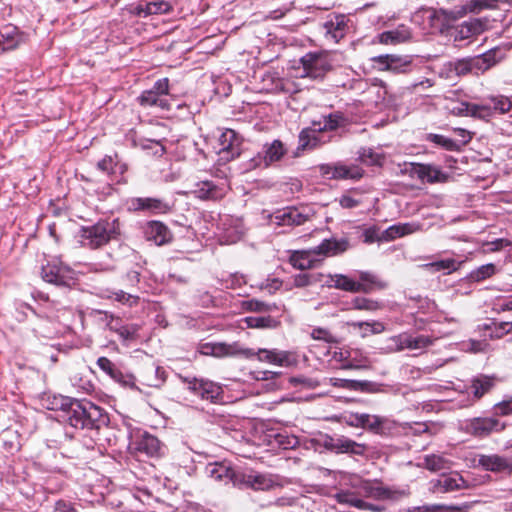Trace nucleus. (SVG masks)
<instances>
[{"instance_id":"f257e3e1","label":"nucleus","mask_w":512,"mask_h":512,"mask_svg":"<svg viewBox=\"0 0 512 512\" xmlns=\"http://www.w3.org/2000/svg\"><path fill=\"white\" fill-rule=\"evenodd\" d=\"M60 408L66 413L65 420L76 429H99L108 421L104 410L87 400L60 397Z\"/></svg>"},{"instance_id":"f03ea898","label":"nucleus","mask_w":512,"mask_h":512,"mask_svg":"<svg viewBox=\"0 0 512 512\" xmlns=\"http://www.w3.org/2000/svg\"><path fill=\"white\" fill-rule=\"evenodd\" d=\"M119 233V221L114 219L112 221H99L91 227L84 228L82 237L87 246L96 249L116 238Z\"/></svg>"},{"instance_id":"7ed1b4c3","label":"nucleus","mask_w":512,"mask_h":512,"mask_svg":"<svg viewBox=\"0 0 512 512\" xmlns=\"http://www.w3.org/2000/svg\"><path fill=\"white\" fill-rule=\"evenodd\" d=\"M310 216V209L291 206L275 211L269 220L277 226H299L308 221Z\"/></svg>"},{"instance_id":"20e7f679","label":"nucleus","mask_w":512,"mask_h":512,"mask_svg":"<svg viewBox=\"0 0 512 512\" xmlns=\"http://www.w3.org/2000/svg\"><path fill=\"white\" fill-rule=\"evenodd\" d=\"M41 275L44 281L59 286H70L75 280L74 271L58 260L43 266Z\"/></svg>"},{"instance_id":"39448f33","label":"nucleus","mask_w":512,"mask_h":512,"mask_svg":"<svg viewBox=\"0 0 512 512\" xmlns=\"http://www.w3.org/2000/svg\"><path fill=\"white\" fill-rule=\"evenodd\" d=\"M379 71H389L395 74L408 73L412 65V56L384 54L371 58Z\"/></svg>"},{"instance_id":"423d86ee","label":"nucleus","mask_w":512,"mask_h":512,"mask_svg":"<svg viewBox=\"0 0 512 512\" xmlns=\"http://www.w3.org/2000/svg\"><path fill=\"white\" fill-rule=\"evenodd\" d=\"M499 420L492 417H475L460 422V430L474 437H486L499 431Z\"/></svg>"},{"instance_id":"0eeeda50","label":"nucleus","mask_w":512,"mask_h":512,"mask_svg":"<svg viewBox=\"0 0 512 512\" xmlns=\"http://www.w3.org/2000/svg\"><path fill=\"white\" fill-rule=\"evenodd\" d=\"M305 76L312 79L323 78L331 69L328 57L323 53L311 52L301 58Z\"/></svg>"},{"instance_id":"6e6552de","label":"nucleus","mask_w":512,"mask_h":512,"mask_svg":"<svg viewBox=\"0 0 512 512\" xmlns=\"http://www.w3.org/2000/svg\"><path fill=\"white\" fill-rule=\"evenodd\" d=\"M184 382L190 391L203 400L216 403L221 397L222 388L217 383L198 378H185Z\"/></svg>"},{"instance_id":"1a4fd4ad","label":"nucleus","mask_w":512,"mask_h":512,"mask_svg":"<svg viewBox=\"0 0 512 512\" xmlns=\"http://www.w3.org/2000/svg\"><path fill=\"white\" fill-rule=\"evenodd\" d=\"M218 154L220 160L224 162L231 161L240 155L241 140L237 133L232 129H226L218 138Z\"/></svg>"},{"instance_id":"9d476101","label":"nucleus","mask_w":512,"mask_h":512,"mask_svg":"<svg viewBox=\"0 0 512 512\" xmlns=\"http://www.w3.org/2000/svg\"><path fill=\"white\" fill-rule=\"evenodd\" d=\"M349 19L342 14L330 16L323 24L324 36L333 43H338L349 30Z\"/></svg>"},{"instance_id":"9b49d317","label":"nucleus","mask_w":512,"mask_h":512,"mask_svg":"<svg viewBox=\"0 0 512 512\" xmlns=\"http://www.w3.org/2000/svg\"><path fill=\"white\" fill-rule=\"evenodd\" d=\"M287 150L280 140H274L271 144L264 146L263 153H259L252 161L253 167H268L274 162L280 161Z\"/></svg>"},{"instance_id":"f8f14e48","label":"nucleus","mask_w":512,"mask_h":512,"mask_svg":"<svg viewBox=\"0 0 512 512\" xmlns=\"http://www.w3.org/2000/svg\"><path fill=\"white\" fill-rule=\"evenodd\" d=\"M206 474L213 480L238 485L240 472L235 471L224 462L209 463L205 468Z\"/></svg>"},{"instance_id":"ddd939ff","label":"nucleus","mask_w":512,"mask_h":512,"mask_svg":"<svg viewBox=\"0 0 512 512\" xmlns=\"http://www.w3.org/2000/svg\"><path fill=\"white\" fill-rule=\"evenodd\" d=\"M131 206L135 211H147L152 214H166L171 210L168 202L153 197L134 198L131 200Z\"/></svg>"},{"instance_id":"4468645a","label":"nucleus","mask_w":512,"mask_h":512,"mask_svg":"<svg viewBox=\"0 0 512 512\" xmlns=\"http://www.w3.org/2000/svg\"><path fill=\"white\" fill-rule=\"evenodd\" d=\"M411 174L412 176L429 183H443L449 178V176L442 170L429 164H412Z\"/></svg>"},{"instance_id":"2eb2a0df","label":"nucleus","mask_w":512,"mask_h":512,"mask_svg":"<svg viewBox=\"0 0 512 512\" xmlns=\"http://www.w3.org/2000/svg\"><path fill=\"white\" fill-rule=\"evenodd\" d=\"M237 486H245L254 490H269L274 486V480L267 474L257 472H240Z\"/></svg>"},{"instance_id":"dca6fc26","label":"nucleus","mask_w":512,"mask_h":512,"mask_svg":"<svg viewBox=\"0 0 512 512\" xmlns=\"http://www.w3.org/2000/svg\"><path fill=\"white\" fill-rule=\"evenodd\" d=\"M412 32L410 28L404 24L398 25L396 28L384 31L377 36L379 43L384 45H398L410 41Z\"/></svg>"},{"instance_id":"f3484780","label":"nucleus","mask_w":512,"mask_h":512,"mask_svg":"<svg viewBox=\"0 0 512 512\" xmlns=\"http://www.w3.org/2000/svg\"><path fill=\"white\" fill-rule=\"evenodd\" d=\"M259 361L268 362L281 367H288L295 363L292 355L287 351L259 349L254 352Z\"/></svg>"},{"instance_id":"a211bd4d","label":"nucleus","mask_w":512,"mask_h":512,"mask_svg":"<svg viewBox=\"0 0 512 512\" xmlns=\"http://www.w3.org/2000/svg\"><path fill=\"white\" fill-rule=\"evenodd\" d=\"M347 240L325 239L317 247L312 248L315 256L321 258V261L326 257L335 256L347 250Z\"/></svg>"},{"instance_id":"6ab92c4d","label":"nucleus","mask_w":512,"mask_h":512,"mask_svg":"<svg viewBox=\"0 0 512 512\" xmlns=\"http://www.w3.org/2000/svg\"><path fill=\"white\" fill-rule=\"evenodd\" d=\"M479 465L491 472L509 474L512 472V461L496 454L480 456Z\"/></svg>"},{"instance_id":"aec40b11","label":"nucleus","mask_w":512,"mask_h":512,"mask_svg":"<svg viewBox=\"0 0 512 512\" xmlns=\"http://www.w3.org/2000/svg\"><path fill=\"white\" fill-rule=\"evenodd\" d=\"M322 130H319V127L316 122H313V127H308L302 129L299 133V149H315L320 145L326 143L325 140L321 139Z\"/></svg>"},{"instance_id":"412c9836","label":"nucleus","mask_w":512,"mask_h":512,"mask_svg":"<svg viewBox=\"0 0 512 512\" xmlns=\"http://www.w3.org/2000/svg\"><path fill=\"white\" fill-rule=\"evenodd\" d=\"M291 265L300 270L316 267L321 258H317L313 249L293 251L289 257Z\"/></svg>"},{"instance_id":"4be33fe9","label":"nucleus","mask_w":512,"mask_h":512,"mask_svg":"<svg viewBox=\"0 0 512 512\" xmlns=\"http://www.w3.org/2000/svg\"><path fill=\"white\" fill-rule=\"evenodd\" d=\"M322 285L328 288H335L351 293H357L358 289L356 281L344 274H323Z\"/></svg>"},{"instance_id":"5701e85b","label":"nucleus","mask_w":512,"mask_h":512,"mask_svg":"<svg viewBox=\"0 0 512 512\" xmlns=\"http://www.w3.org/2000/svg\"><path fill=\"white\" fill-rule=\"evenodd\" d=\"M421 230V224L417 222L399 223L388 227L379 240L393 241L399 237L410 235Z\"/></svg>"},{"instance_id":"b1692460","label":"nucleus","mask_w":512,"mask_h":512,"mask_svg":"<svg viewBox=\"0 0 512 512\" xmlns=\"http://www.w3.org/2000/svg\"><path fill=\"white\" fill-rule=\"evenodd\" d=\"M145 235L157 245H163L171 239L168 227L159 221H150L145 229Z\"/></svg>"},{"instance_id":"393cba45","label":"nucleus","mask_w":512,"mask_h":512,"mask_svg":"<svg viewBox=\"0 0 512 512\" xmlns=\"http://www.w3.org/2000/svg\"><path fill=\"white\" fill-rule=\"evenodd\" d=\"M334 498L340 504H346L361 510H369L374 512L381 511L378 506L363 501L362 499L358 498L355 493L348 490L336 493Z\"/></svg>"},{"instance_id":"a878e982","label":"nucleus","mask_w":512,"mask_h":512,"mask_svg":"<svg viewBox=\"0 0 512 512\" xmlns=\"http://www.w3.org/2000/svg\"><path fill=\"white\" fill-rule=\"evenodd\" d=\"M359 494L376 500H385L392 496V492L389 489L383 487L380 483L371 481H362L360 483Z\"/></svg>"},{"instance_id":"bb28decb","label":"nucleus","mask_w":512,"mask_h":512,"mask_svg":"<svg viewBox=\"0 0 512 512\" xmlns=\"http://www.w3.org/2000/svg\"><path fill=\"white\" fill-rule=\"evenodd\" d=\"M464 485L465 481L463 478L459 474L455 473L442 475L433 483V489L436 492L445 493L461 489Z\"/></svg>"},{"instance_id":"cd10ccee","label":"nucleus","mask_w":512,"mask_h":512,"mask_svg":"<svg viewBox=\"0 0 512 512\" xmlns=\"http://www.w3.org/2000/svg\"><path fill=\"white\" fill-rule=\"evenodd\" d=\"M214 350V357L243 356L251 358L254 356L252 349L241 348L237 343H214Z\"/></svg>"},{"instance_id":"c85d7f7f","label":"nucleus","mask_w":512,"mask_h":512,"mask_svg":"<svg viewBox=\"0 0 512 512\" xmlns=\"http://www.w3.org/2000/svg\"><path fill=\"white\" fill-rule=\"evenodd\" d=\"M357 292L371 293L374 290H381L386 284L370 272H360L359 281H356Z\"/></svg>"},{"instance_id":"c756f323","label":"nucleus","mask_w":512,"mask_h":512,"mask_svg":"<svg viewBox=\"0 0 512 512\" xmlns=\"http://www.w3.org/2000/svg\"><path fill=\"white\" fill-rule=\"evenodd\" d=\"M139 103L143 107H158L162 110H169L170 104L168 100L159 94L153 92L151 89L142 92L138 98Z\"/></svg>"},{"instance_id":"7c9ffc66","label":"nucleus","mask_w":512,"mask_h":512,"mask_svg":"<svg viewBox=\"0 0 512 512\" xmlns=\"http://www.w3.org/2000/svg\"><path fill=\"white\" fill-rule=\"evenodd\" d=\"M329 382L332 386L348 389L352 391H368L371 382L369 381H360V380H350V379H341V378H330Z\"/></svg>"},{"instance_id":"2f4dec72","label":"nucleus","mask_w":512,"mask_h":512,"mask_svg":"<svg viewBox=\"0 0 512 512\" xmlns=\"http://www.w3.org/2000/svg\"><path fill=\"white\" fill-rule=\"evenodd\" d=\"M494 386V379L487 375H479L472 380L471 389L476 399H480Z\"/></svg>"},{"instance_id":"473e14b6","label":"nucleus","mask_w":512,"mask_h":512,"mask_svg":"<svg viewBox=\"0 0 512 512\" xmlns=\"http://www.w3.org/2000/svg\"><path fill=\"white\" fill-rule=\"evenodd\" d=\"M365 451L363 444L357 443L347 437H339L336 442V453H350L354 455H362Z\"/></svg>"},{"instance_id":"72a5a7b5","label":"nucleus","mask_w":512,"mask_h":512,"mask_svg":"<svg viewBox=\"0 0 512 512\" xmlns=\"http://www.w3.org/2000/svg\"><path fill=\"white\" fill-rule=\"evenodd\" d=\"M333 175L335 180L339 179H359L363 175V171L355 166L349 167L340 163L333 164Z\"/></svg>"},{"instance_id":"f704fd0d","label":"nucleus","mask_w":512,"mask_h":512,"mask_svg":"<svg viewBox=\"0 0 512 512\" xmlns=\"http://www.w3.org/2000/svg\"><path fill=\"white\" fill-rule=\"evenodd\" d=\"M160 441L153 435L145 433L138 442V450L148 456H157L160 452Z\"/></svg>"},{"instance_id":"c9c22d12","label":"nucleus","mask_w":512,"mask_h":512,"mask_svg":"<svg viewBox=\"0 0 512 512\" xmlns=\"http://www.w3.org/2000/svg\"><path fill=\"white\" fill-rule=\"evenodd\" d=\"M419 466L437 472L449 468V461L441 455L431 454L423 458V462Z\"/></svg>"},{"instance_id":"e433bc0d","label":"nucleus","mask_w":512,"mask_h":512,"mask_svg":"<svg viewBox=\"0 0 512 512\" xmlns=\"http://www.w3.org/2000/svg\"><path fill=\"white\" fill-rule=\"evenodd\" d=\"M193 193L196 197L207 200V199H215L218 197V191L216 186L210 181H203L196 184Z\"/></svg>"},{"instance_id":"4c0bfd02","label":"nucleus","mask_w":512,"mask_h":512,"mask_svg":"<svg viewBox=\"0 0 512 512\" xmlns=\"http://www.w3.org/2000/svg\"><path fill=\"white\" fill-rule=\"evenodd\" d=\"M496 272V266L492 263H488L471 271L468 278L473 282H481L492 277Z\"/></svg>"},{"instance_id":"58836bf2","label":"nucleus","mask_w":512,"mask_h":512,"mask_svg":"<svg viewBox=\"0 0 512 512\" xmlns=\"http://www.w3.org/2000/svg\"><path fill=\"white\" fill-rule=\"evenodd\" d=\"M345 121V117L341 112L331 113L324 117V124L321 126L317 123L319 130L323 131H334L338 129Z\"/></svg>"},{"instance_id":"ea45409f","label":"nucleus","mask_w":512,"mask_h":512,"mask_svg":"<svg viewBox=\"0 0 512 512\" xmlns=\"http://www.w3.org/2000/svg\"><path fill=\"white\" fill-rule=\"evenodd\" d=\"M384 422L385 419L380 416L361 413L362 424L360 428L368 429L373 432H378L382 428Z\"/></svg>"},{"instance_id":"a19ab883","label":"nucleus","mask_w":512,"mask_h":512,"mask_svg":"<svg viewBox=\"0 0 512 512\" xmlns=\"http://www.w3.org/2000/svg\"><path fill=\"white\" fill-rule=\"evenodd\" d=\"M244 322L249 328H274L277 325V321L274 320L271 316L246 317Z\"/></svg>"},{"instance_id":"79ce46f5","label":"nucleus","mask_w":512,"mask_h":512,"mask_svg":"<svg viewBox=\"0 0 512 512\" xmlns=\"http://www.w3.org/2000/svg\"><path fill=\"white\" fill-rule=\"evenodd\" d=\"M350 305L351 309L365 311H376L380 308V304L377 301L365 297H355Z\"/></svg>"},{"instance_id":"37998d69","label":"nucleus","mask_w":512,"mask_h":512,"mask_svg":"<svg viewBox=\"0 0 512 512\" xmlns=\"http://www.w3.org/2000/svg\"><path fill=\"white\" fill-rule=\"evenodd\" d=\"M242 308L250 312H270L275 308V305L257 299H250L242 302Z\"/></svg>"},{"instance_id":"c03bdc74","label":"nucleus","mask_w":512,"mask_h":512,"mask_svg":"<svg viewBox=\"0 0 512 512\" xmlns=\"http://www.w3.org/2000/svg\"><path fill=\"white\" fill-rule=\"evenodd\" d=\"M499 0H472L467 7L462 8L461 15L465 14L467 10L472 13H479L483 9H491L496 7Z\"/></svg>"},{"instance_id":"a18cd8bd","label":"nucleus","mask_w":512,"mask_h":512,"mask_svg":"<svg viewBox=\"0 0 512 512\" xmlns=\"http://www.w3.org/2000/svg\"><path fill=\"white\" fill-rule=\"evenodd\" d=\"M493 115L491 104H474L471 103L470 116L482 120H488Z\"/></svg>"},{"instance_id":"49530a36","label":"nucleus","mask_w":512,"mask_h":512,"mask_svg":"<svg viewBox=\"0 0 512 512\" xmlns=\"http://www.w3.org/2000/svg\"><path fill=\"white\" fill-rule=\"evenodd\" d=\"M322 277L323 274H308V273H301L294 277V285L296 287L302 288L306 287L308 285L314 284V283H321L322 284Z\"/></svg>"},{"instance_id":"de8ad7c7","label":"nucleus","mask_w":512,"mask_h":512,"mask_svg":"<svg viewBox=\"0 0 512 512\" xmlns=\"http://www.w3.org/2000/svg\"><path fill=\"white\" fill-rule=\"evenodd\" d=\"M489 104H491V107L493 109V114L495 112H498L501 114L506 113V112L510 111V109L512 107V103H511L510 99L505 96L491 97L489 99Z\"/></svg>"},{"instance_id":"09e8293b","label":"nucleus","mask_w":512,"mask_h":512,"mask_svg":"<svg viewBox=\"0 0 512 512\" xmlns=\"http://www.w3.org/2000/svg\"><path fill=\"white\" fill-rule=\"evenodd\" d=\"M105 297L108 299H114L117 302H120L124 305H128L130 307L137 304V302L139 300L138 296L132 295L130 293H126L122 290L112 292L111 294H109Z\"/></svg>"},{"instance_id":"8fccbe9b","label":"nucleus","mask_w":512,"mask_h":512,"mask_svg":"<svg viewBox=\"0 0 512 512\" xmlns=\"http://www.w3.org/2000/svg\"><path fill=\"white\" fill-rule=\"evenodd\" d=\"M98 367L108 374L112 379L119 380L121 372L115 367V365L107 358L100 357L97 360Z\"/></svg>"},{"instance_id":"3c124183","label":"nucleus","mask_w":512,"mask_h":512,"mask_svg":"<svg viewBox=\"0 0 512 512\" xmlns=\"http://www.w3.org/2000/svg\"><path fill=\"white\" fill-rule=\"evenodd\" d=\"M14 28L11 29V31H7V32H1L0 33V39H1V50L2 51H7V50H11V49H14L18 46V43H19V38L17 35H13L14 33Z\"/></svg>"},{"instance_id":"603ef678","label":"nucleus","mask_w":512,"mask_h":512,"mask_svg":"<svg viewBox=\"0 0 512 512\" xmlns=\"http://www.w3.org/2000/svg\"><path fill=\"white\" fill-rule=\"evenodd\" d=\"M494 55L495 53L492 51L484 53L483 55L473 59L471 61V65L477 67L478 69L487 70L496 62Z\"/></svg>"},{"instance_id":"864d4df0","label":"nucleus","mask_w":512,"mask_h":512,"mask_svg":"<svg viewBox=\"0 0 512 512\" xmlns=\"http://www.w3.org/2000/svg\"><path fill=\"white\" fill-rule=\"evenodd\" d=\"M429 139L431 142H433L439 146H442L443 148H445L449 151H454V150L459 149V145L457 142H455L454 140L447 138L443 135L430 134Z\"/></svg>"},{"instance_id":"5fc2aeb1","label":"nucleus","mask_w":512,"mask_h":512,"mask_svg":"<svg viewBox=\"0 0 512 512\" xmlns=\"http://www.w3.org/2000/svg\"><path fill=\"white\" fill-rule=\"evenodd\" d=\"M427 266L431 267L434 271H448V273H451L457 270L459 264L450 258L432 262Z\"/></svg>"},{"instance_id":"6e6d98bb","label":"nucleus","mask_w":512,"mask_h":512,"mask_svg":"<svg viewBox=\"0 0 512 512\" xmlns=\"http://www.w3.org/2000/svg\"><path fill=\"white\" fill-rule=\"evenodd\" d=\"M109 326L110 329L115 330L119 334V336L125 341L133 340L138 330V328L135 325L118 326L113 325L111 322Z\"/></svg>"},{"instance_id":"4d7b16f0","label":"nucleus","mask_w":512,"mask_h":512,"mask_svg":"<svg viewBox=\"0 0 512 512\" xmlns=\"http://www.w3.org/2000/svg\"><path fill=\"white\" fill-rule=\"evenodd\" d=\"M171 9V5L166 1L150 2L146 6V14L167 13Z\"/></svg>"},{"instance_id":"13d9d810","label":"nucleus","mask_w":512,"mask_h":512,"mask_svg":"<svg viewBox=\"0 0 512 512\" xmlns=\"http://www.w3.org/2000/svg\"><path fill=\"white\" fill-rule=\"evenodd\" d=\"M152 371L155 373L154 379H146V384L151 387H158L160 386L164 380H165V371L163 368L157 366L152 369Z\"/></svg>"},{"instance_id":"bf43d9fd","label":"nucleus","mask_w":512,"mask_h":512,"mask_svg":"<svg viewBox=\"0 0 512 512\" xmlns=\"http://www.w3.org/2000/svg\"><path fill=\"white\" fill-rule=\"evenodd\" d=\"M151 90L165 98V96L168 95L169 92L168 78H162L157 80L154 86L151 88Z\"/></svg>"},{"instance_id":"052dcab7","label":"nucleus","mask_w":512,"mask_h":512,"mask_svg":"<svg viewBox=\"0 0 512 512\" xmlns=\"http://www.w3.org/2000/svg\"><path fill=\"white\" fill-rule=\"evenodd\" d=\"M342 421L351 426L359 428L361 426V414L360 413H345L341 416Z\"/></svg>"},{"instance_id":"680f3d73","label":"nucleus","mask_w":512,"mask_h":512,"mask_svg":"<svg viewBox=\"0 0 512 512\" xmlns=\"http://www.w3.org/2000/svg\"><path fill=\"white\" fill-rule=\"evenodd\" d=\"M434 339L427 335L413 337L414 349H423L433 344Z\"/></svg>"},{"instance_id":"e2e57ef3","label":"nucleus","mask_w":512,"mask_h":512,"mask_svg":"<svg viewBox=\"0 0 512 512\" xmlns=\"http://www.w3.org/2000/svg\"><path fill=\"white\" fill-rule=\"evenodd\" d=\"M311 336L313 339H316V340H323V341H326V342H332L333 341V336L332 334L324 329V328H315L312 330V333H311Z\"/></svg>"},{"instance_id":"0e129e2a","label":"nucleus","mask_w":512,"mask_h":512,"mask_svg":"<svg viewBox=\"0 0 512 512\" xmlns=\"http://www.w3.org/2000/svg\"><path fill=\"white\" fill-rule=\"evenodd\" d=\"M512 331V322H500L495 324L494 336L500 338Z\"/></svg>"},{"instance_id":"69168bd1","label":"nucleus","mask_w":512,"mask_h":512,"mask_svg":"<svg viewBox=\"0 0 512 512\" xmlns=\"http://www.w3.org/2000/svg\"><path fill=\"white\" fill-rule=\"evenodd\" d=\"M360 159L371 165L379 163V155L374 153L371 149H364L363 152L360 153Z\"/></svg>"},{"instance_id":"338daca9","label":"nucleus","mask_w":512,"mask_h":512,"mask_svg":"<svg viewBox=\"0 0 512 512\" xmlns=\"http://www.w3.org/2000/svg\"><path fill=\"white\" fill-rule=\"evenodd\" d=\"M499 431H504V439L506 448L512 447V422L500 423Z\"/></svg>"},{"instance_id":"774afa93","label":"nucleus","mask_w":512,"mask_h":512,"mask_svg":"<svg viewBox=\"0 0 512 512\" xmlns=\"http://www.w3.org/2000/svg\"><path fill=\"white\" fill-rule=\"evenodd\" d=\"M496 409L500 415H509L512 413V397L503 400L502 402L496 404Z\"/></svg>"}]
</instances>
